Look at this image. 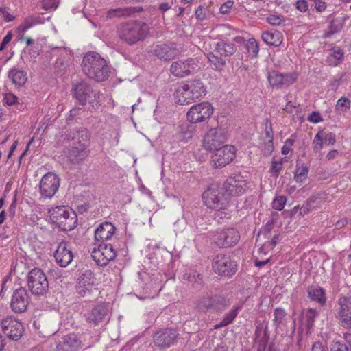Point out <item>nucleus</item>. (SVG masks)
Returning a JSON list of instances; mask_svg holds the SVG:
<instances>
[{
	"label": "nucleus",
	"instance_id": "nucleus-1",
	"mask_svg": "<svg viewBox=\"0 0 351 351\" xmlns=\"http://www.w3.org/2000/svg\"><path fill=\"white\" fill-rule=\"evenodd\" d=\"M82 69L88 78L96 82L106 80L110 74V69L106 61L95 51H89L85 54L82 62Z\"/></svg>",
	"mask_w": 351,
	"mask_h": 351
},
{
	"label": "nucleus",
	"instance_id": "nucleus-2",
	"mask_svg": "<svg viewBox=\"0 0 351 351\" xmlns=\"http://www.w3.org/2000/svg\"><path fill=\"white\" fill-rule=\"evenodd\" d=\"M149 32V25L141 21H130L118 29L119 38L129 45L143 40Z\"/></svg>",
	"mask_w": 351,
	"mask_h": 351
},
{
	"label": "nucleus",
	"instance_id": "nucleus-3",
	"mask_svg": "<svg viewBox=\"0 0 351 351\" xmlns=\"http://www.w3.org/2000/svg\"><path fill=\"white\" fill-rule=\"evenodd\" d=\"M236 51L237 47L234 43L221 40L215 45L214 52L208 53L206 58L215 70L221 71L226 66L223 58L231 56Z\"/></svg>",
	"mask_w": 351,
	"mask_h": 351
},
{
	"label": "nucleus",
	"instance_id": "nucleus-4",
	"mask_svg": "<svg viewBox=\"0 0 351 351\" xmlns=\"http://www.w3.org/2000/svg\"><path fill=\"white\" fill-rule=\"evenodd\" d=\"M52 222L64 231H70L76 226L77 216L68 207L59 206L49 210Z\"/></svg>",
	"mask_w": 351,
	"mask_h": 351
},
{
	"label": "nucleus",
	"instance_id": "nucleus-5",
	"mask_svg": "<svg viewBox=\"0 0 351 351\" xmlns=\"http://www.w3.org/2000/svg\"><path fill=\"white\" fill-rule=\"evenodd\" d=\"M74 97L80 104L86 105L89 103L96 109L100 106L101 94L99 90H94L85 82H81L74 85L72 88Z\"/></svg>",
	"mask_w": 351,
	"mask_h": 351
},
{
	"label": "nucleus",
	"instance_id": "nucleus-6",
	"mask_svg": "<svg viewBox=\"0 0 351 351\" xmlns=\"http://www.w3.org/2000/svg\"><path fill=\"white\" fill-rule=\"evenodd\" d=\"M237 267L236 261L230 254H219L213 258V270L219 276L230 278L237 272Z\"/></svg>",
	"mask_w": 351,
	"mask_h": 351
},
{
	"label": "nucleus",
	"instance_id": "nucleus-7",
	"mask_svg": "<svg viewBox=\"0 0 351 351\" xmlns=\"http://www.w3.org/2000/svg\"><path fill=\"white\" fill-rule=\"evenodd\" d=\"M27 286L33 295H44L49 290V281L40 269L34 268L27 274Z\"/></svg>",
	"mask_w": 351,
	"mask_h": 351
},
{
	"label": "nucleus",
	"instance_id": "nucleus-8",
	"mask_svg": "<svg viewBox=\"0 0 351 351\" xmlns=\"http://www.w3.org/2000/svg\"><path fill=\"white\" fill-rule=\"evenodd\" d=\"M204 204L210 208H226L229 198L221 186L212 185L202 195Z\"/></svg>",
	"mask_w": 351,
	"mask_h": 351
},
{
	"label": "nucleus",
	"instance_id": "nucleus-9",
	"mask_svg": "<svg viewBox=\"0 0 351 351\" xmlns=\"http://www.w3.org/2000/svg\"><path fill=\"white\" fill-rule=\"evenodd\" d=\"M338 308L335 318L338 324L351 333V295L343 296L338 300Z\"/></svg>",
	"mask_w": 351,
	"mask_h": 351
},
{
	"label": "nucleus",
	"instance_id": "nucleus-10",
	"mask_svg": "<svg viewBox=\"0 0 351 351\" xmlns=\"http://www.w3.org/2000/svg\"><path fill=\"white\" fill-rule=\"evenodd\" d=\"M226 139V134L222 128H211L204 136L203 147L208 151L213 152L225 146Z\"/></svg>",
	"mask_w": 351,
	"mask_h": 351
},
{
	"label": "nucleus",
	"instance_id": "nucleus-11",
	"mask_svg": "<svg viewBox=\"0 0 351 351\" xmlns=\"http://www.w3.org/2000/svg\"><path fill=\"white\" fill-rule=\"evenodd\" d=\"M295 72L282 73L276 70L267 71V79L273 88L280 89L293 84L298 79Z\"/></svg>",
	"mask_w": 351,
	"mask_h": 351
},
{
	"label": "nucleus",
	"instance_id": "nucleus-12",
	"mask_svg": "<svg viewBox=\"0 0 351 351\" xmlns=\"http://www.w3.org/2000/svg\"><path fill=\"white\" fill-rule=\"evenodd\" d=\"M213 107L209 102L193 105L186 113L187 120L191 123L204 122L213 114Z\"/></svg>",
	"mask_w": 351,
	"mask_h": 351
},
{
	"label": "nucleus",
	"instance_id": "nucleus-13",
	"mask_svg": "<svg viewBox=\"0 0 351 351\" xmlns=\"http://www.w3.org/2000/svg\"><path fill=\"white\" fill-rule=\"evenodd\" d=\"M240 239L239 231L234 228L222 229L213 236L215 244L220 247H230L235 245Z\"/></svg>",
	"mask_w": 351,
	"mask_h": 351
},
{
	"label": "nucleus",
	"instance_id": "nucleus-14",
	"mask_svg": "<svg viewBox=\"0 0 351 351\" xmlns=\"http://www.w3.org/2000/svg\"><path fill=\"white\" fill-rule=\"evenodd\" d=\"M214 152L215 153L211 157V162L215 168H222L231 162L235 158L234 147L230 145L222 146Z\"/></svg>",
	"mask_w": 351,
	"mask_h": 351
},
{
	"label": "nucleus",
	"instance_id": "nucleus-15",
	"mask_svg": "<svg viewBox=\"0 0 351 351\" xmlns=\"http://www.w3.org/2000/svg\"><path fill=\"white\" fill-rule=\"evenodd\" d=\"M29 295L25 287L16 288L12 293L10 300V308L15 313L26 311L29 304Z\"/></svg>",
	"mask_w": 351,
	"mask_h": 351
},
{
	"label": "nucleus",
	"instance_id": "nucleus-16",
	"mask_svg": "<svg viewBox=\"0 0 351 351\" xmlns=\"http://www.w3.org/2000/svg\"><path fill=\"white\" fill-rule=\"evenodd\" d=\"M1 325L3 333L10 339L16 341L22 337L23 326L21 322L13 316H8L3 319Z\"/></svg>",
	"mask_w": 351,
	"mask_h": 351
},
{
	"label": "nucleus",
	"instance_id": "nucleus-17",
	"mask_svg": "<svg viewBox=\"0 0 351 351\" xmlns=\"http://www.w3.org/2000/svg\"><path fill=\"white\" fill-rule=\"evenodd\" d=\"M60 186L58 176L52 172L44 175L40 182V192L44 198H51Z\"/></svg>",
	"mask_w": 351,
	"mask_h": 351
},
{
	"label": "nucleus",
	"instance_id": "nucleus-18",
	"mask_svg": "<svg viewBox=\"0 0 351 351\" xmlns=\"http://www.w3.org/2000/svg\"><path fill=\"white\" fill-rule=\"evenodd\" d=\"M197 69L198 64L195 60L188 58L173 62L170 67V72L176 77H184L193 74Z\"/></svg>",
	"mask_w": 351,
	"mask_h": 351
},
{
	"label": "nucleus",
	"instance_id": "nucleus-19",
	"mask_svg": "<svg viewBox=\"0 0 351 351\" xmlns=\"http://www.w3.org/2000/svg\"><path fill=\"white\" fill-rule=\"evenodd\" d=\"M117 256L116 252L111 244L101 243L97 249L92 252V257L97 265L102 267L106 266Z\"/></svg>",
	"mask_w": 351,
	"mask_h": 351
},
{
	"label": "nucleus",
	"instance_id": "nucleus-20",
	"mask_svg": "<svg viewBox=\"0 0 351 351\" xmlns=\"http://www.w3.org/2000/svg\"><path fill=\"white\" fill-rule=\"evenodd\" d=\"M178 333L173 328L161 329L153 335V342L159 348H168L171 346L178 339Z\"/></svg>",
	"mask_w": 351,
	"mask_h": 351
},
{
	"label": "nucleus",
	"instance_id": "nucleus-21",
	"mask_svg": "<svg viewBox=\"0 0 351 351\" xmlns=\"http://www.w3.org/2000/svg\"><path fill=\"white\" fill-rule=\"evenodd\" d=\"M224 193L230 199V197L239 196L244 193L247 189L245 180L239 176L230 177L221 186Z\"/></svg>",
	"mask_w": 351,
	"mask_h": 351
},
{
	"label": "nucleus",
	"instance_id": "nucleus-22",
	"mask_svg": "<svg viewBox=\"0 0 351 351\" xmlns=\"http://www.w3.org/2000/svg\"><path fill=\"white\" fill-rule=\"evenodd\" d=\"M108 313V305L101 303L86 309L83 317L87 323L96 326L104 319Z\"/></svg>",
	"mask_w": 351,
	"mask_h": 351
},
{
	"label": "nucleus",
	"instance_id": "nucleus-23",
	"mask_svg": "<svg viewBox=\"0 0 351 351\" xmlns=\"http://www.w3.org/2000/svg\"><path fill=\"white\" fill-rule=\"evenodd\" d=\"M53 256L59 266L66 267L73 261V254L69 243L65 241H62L58 243Z\"/></svg>",
	"mask_w": 351,
	"mask_h": 351
},
{
	"label": "nucleus",
	"instance_id": "nucleus-24",
	"mask_svg": "<svg viewBox=\"0 0 351 351\" xmlns=\"http://www.w3.org/2000/svg\"><path fill=\"white\" fill-rule=\"evenodd\" d=\"M81 347L82 341L77 335L70 333L57 342L56 351H78Z\"/></svg>",
	"mask_w": 351,
	"mask_h": 351
},
{
	"label": "nucleus",
	"instance_id": "nucleus-25",
	"mask_svg": "<svg viewBox=\"0 0 351 351\" xmlns=\"http://www.w3.org/2000/svg\"><path fill=\"white\" fill-rule=\"evenodd\" d=\"M180 51L174 45L161 44L156 45L154 49V54L159 59L170 60L178 56Z\"/></svg>",
	"mask_w": 351,
	"mask_h": 351
},
{
	"label": "nucleus",
	"instance_id": "nucleus-26",
	"mask_svg": "<svg viewBox=\"0 0 351 351\" xmlns=\"http://www.w3.org/2000/svg\"><path fill=\"white\" fill-rule=\"evenodd\" d=\"M87 149L72 144V146L67 147L64 154L68 160L73 164H78L84 161L88 155Z\"/></svg>",
	"mask_w": 351,
	"mask_h": 351
},
{
	"label": "nucleus",
	"instance_id": "nucleus-27",
	"mask_svg": "<svg viewBox=\"0 0 351 351\" xmlns=\"http://www.w3.org/2000/svg\"><path fill=\"white\" fill-rule=\"evenodd\" d=\"M116 228L110 222L101 223L95 232V238L98 241L105 243L110 240L115 232Z\"/></svg>",
	"mask_w": 351,
	"mask_h": 351
},
{
	"label": "nucleus",
	"instance_id": "nucleus-28",
	"mask_svg": "<svg viewBox=\"0 0 351 351\" xmlns=\"http://www.w3.org/2000/svg\"><path fill=\"white\" fill-rule=\"evenodd\" d=\"M90 134L87 129L80 128L73 133V145L87 149L90 145Z\"/></svg>",
	"mask_w": 351,
	"mask_h": 351
},
{
	"label": "nucleus",
	"instance_id": "nucleus-29",
	"mask_svg": "<svg viewBox=\"0 0 351 351\" xmlns=\"http://www.w3.org/2000/svg\"><path fill=\"white\" fill-rule=\"evenodd\" d=\"M8 78L15 86L21 87L27 80V74L23 69L13 67L8 72Z\"/></svg>",
	"mask_w": 351,
	"mask_h": 351
},
{
	"label": "nucleus",
	"instance_id": "nucleus-30",
	"mask_svg": "<svg viewBox=\"0 0 351 351\" xmlns=\"http://www.w3.org/2000/svg\"><path fill=\"white\" fill-rule=\"evenodd\" d=\"M187 87L186 84H184L176 91L175 97L176 102L180 105L189 104L196 100L190 89H188Z\"/></svg>",
	"mask_w": 351,
	"mask_h": 351
},
{
	"label": "nucleus",
	"instance_id": "nucleus-31",
	"mask_svg": "<svg viewBox=\"0 0 351 351\" xmlns=\"http://www.w3.org/2000/svg\"><path fill=\"white\" fill-rule=\"evenodd\" d=\"M261 37L267 45L275 47L280 46L283 40L282 34L274 29L263 32Z\"/></svg>",
	"mask_w": 351,
	"mask_h": 351
},
{
	"label": "nucleus",
	"instance_id": "nucleus-32",
	"mask_svg": "<svg viewBox=\"0 0 351 351\" xmlns=\"http://www.w3.org/2000/svg\"><path fill=\"white\" fill-rule=\"evenodd\" d=\"M274 319L273 326H274L275 330H282L283 328L287 326V313L286 311L281 308L277 307L274 310Z\"/></svg>",
	"mask_w": 351,
	"mask_h": 351
},
{
	"label": "nucleus",
	"instance_id": "nucleus-33",
	"mask_svg": "<svg viewBox=\"0 0 351 351\" xmlns=\"http://www.w3.org/2000/svg\"><path fill=\"white\" fill-rule=\"evenodd\" d=\"M187 88L190 89L195 99H199L206 94V88L200 80H193L186 84Z\"/></svg>",
	"mask_w": 351,
	"mask_h": 351
},
{
	"label": "nucleus",
	"instance_id": "nucleus-34",
	"mask_svg": "<svg viewBox=\"0 0 351 351\" xmlns=\"http://www.w3.org/2000/svg\"><path fill=\"white\" fill-rule=\"evenodd\" d=\"M241 308L242 304L234 305L232 308L223 315L219 323L215 326V328L218 329L232 324Z\"/></svg>",
	"mask_w": 351,
	"mask_h": 351
},
{
	"label": "nucleus",
	"instance_id": "nucleus-35",
	"mask_svg": "<svg viewBox=\"0 0 351 351\" xmlns=\"http://www.w3.org/2000/svg\"><path fill=\"white\" fill-rule=\"evenodd\" d=\"M308 295L313 301L324 306L326 304V298L325 291L319 286H311L307 289Z\"/></svg>",
	"mask_w": 351,
	"mask_h": 351
},
{
	"label": "nucleus",
	"instance_id": "nucleus-36",
	"mask_svg": "<svg viewBox=\"0 0 351 351\" xmlns=\"http://www.w3.org/2000/svg\"><path fill=\"white\" fill-rule=\"evenodd\" d=\"M344 57V52L340 47H332L330 49L326 62L328 65L335 66L341 63Z\"/></svg>",
	"mask_w": 351,
	"mask_h": 351
},
{
	"label": "nucleus",
	"instance_id": "nucleus-37",
	"mask_svg": "<svg viewBox=\"0 0 351 351\" xmlns=\"http://www.w3.org/2000/svg\"><path fill=\"white\" fill-rule=\"evenodd\" d=\"M230 302L228 299L221 295H212V311L214 312H222L228 306Z\"/></svg>",
	"mask_w": 351,
	"mask_h": 351
},
{
	"label": "nucleus",
	"instance_id": "nucleus-38",
	"mask_svg": "<svg viewBox=\"0 0 351 351\" xmlns=\"http://www.w3.org/2000/svg\"><path fill=\"white\" fill-rule=\"evenodd\" d=\"M43 23L41 17L39 16H30L24 19L21 25L17 27V32L19 34H23L25 31L32 27L34 25Z\"/></svg>",
	"mask_w": 351,
	"mask_h": 351
},
{
	"label": "nucleus",
	"instance_id": "nucleus-39",
	"mask_svg": "<svg viewBox=\"0 0 351 351\" xmlns=\"http://www.w3.org/2000/svg\"><path fill=\"white\" fill-rule=\"evenodd\" d=\"M344 339L346 343L336 342L332 344L331 351H351V333L345 332Z\"/></svg>",
	"mask_w": 351,
	"mask_h": 351
},
{
	"label": "nucleus",
	"instance_id": "nucleus-40",
	"mask_svg": "<svg viewBox=\"0 0 351 351\" xmlns=\"http://www.w3.org/2000/svg\"><path fill=\"white\" fill-rule=\"evenodd\" d=\"M343 27V23L341 19H332L329 24L328 30L325 31L324 37L329 38L332 35L339 32Z\"/></svg>",
	"mask_w": 351,
	"mask_h": 351
},
{
	"label": "nucleus",
	"instance_id": "nucleus-41",
	"mask_svg": "<svg viewBox=\"0 0 351 351\" xmlns=\"http://www.w3.org/2000/svg\"><path fill=\"white\" fill-rule=\"evenodd\" d=\"M308 168L304 165L297 166L294 173V180L298 183H304L307 178Z\"/></svg>",
	"mask_w": 351,
	"mask_h": 351
},
{
	"label": "nucleus",
	"instance_id": "nucleus-42",
	"mask_svg": "<svg viewBox=\"0 0 351 351\" xmlns=\"http://www.w3.org/2000/svg\"><path fill=\"white\" fill-rule=\"evenodd\" d=\"M194 123H190L186 125H182L180 128L179 138L182 141H187L192 138L193 135Z\"/></svg>",
	"mask_w": 351,
	"mask_h": 351
},
{
	"label": "nucleus",
	"instance_id": "nucleus-43",
	"mask_svg": "<svg viewBox=\"0 0 351 351\" xmlns=\"http://www.w3.org/2000/svg\"><path fill=\"white\" fill-rule=\"evenodd\" d=\"M197 308L201 311H212V295L204 296L197 304Z\"/></svg>",
	"mask_w": 351,
	"mask_h": 351
},
{
	"label": "nucleus",
	"instance_id": "nucleus-44",
	"mask_svg": "<svg viewBox=\"0 0 351 351\" xmlns=\"http://www.w3.org/2000/svg\"><path fill=\"white\" fill-rule=\"evenodd\" d=\"M269 339V335L268 332V328L266 326L264 328L263 334L261 339L257 341V351H265Z\"/></svg>",
	"mask_w": 351,
	"mask_h": 351
},
{
	"label": "nucleus",
	"instance_id": "nucleus-45",
	"mask_svg": "<svg viewBox=\"0 0 351 351\" xmlns=\"http://www.w3.org/2000/svg\"><path fill=\"white\" fill-rule=\"evenodd\" d=\"M324 136L323 130H319L313 141V148L316 153L319 152L323 148Z\"/></svg>",
	"mask_w": 351,
	"mask_h": 351
},
{
	"label": "nucleus",
	"instance_id": "nucleus-46",
	"mask_svg": "<svg viewBox=\"0 0 351 351\" xmlns=\"http://www.w3.org/2000/svg\"><path fill=\"white\" fill-rule=\"evenodd\" d=\"M317 312L313 308H309L306 311L303 319L305 320L306 325L308 328H310L313 326L315 322V318L316 316H317Z\"/></svg>",
	"mask_w": 351,
	"mask_h": 351
},
{
	"label": "nucleus",
	"instance_id": "nucleus-47",
	"mask_svg": "<svg viewBox=\"0 0 351 351\" xmlns=\"http://www.w3.org/2000/svg\"><path fill=\"white\" fill-rule=\"evenodd\" d=\"M215 212L213 215L214 219L218 223H222L224 219L230 217V213L226 208H213Z\"/></svg>",
	"mask_w": 351,
	"mask_h": 351
},
{
	"label": "nucleus",
	"instance_id": "nucleus-48",
	"mask_svg": "<svg viewBox=\"0 0 351 351\" xmlns=\"http://www.w3.org/2000/svg\"><path fill=\"white\" fill-rule=\"evenodd\" d=\"M350 108V101L346 97L340 98L336 104V110L339 113L343 112Z\"/></svg>",
	"mask_w": 351,
	"mask_h": 351
},
{
	"label": "nucleus",
	"instance_id": "nucleus-49",
	"mask_svg": "<svg viewBox=\"0 0 351 351\" xmlns=\"http://www.w3.org/2000/svg\"><path fill=\"white\" fill-rule=\"evenodd\" d=\"M187 280L195 289H199L202 286L203 281L199 274H190Z\"/></svg>",
	"mask_w": 351,
	"mask_h": 351
},
{
	"label": "nucleus",
	"instance_id": "nucleus-50",
	"mask_svg": "<svg viewBox=\"0 0 351 351\" xmlns=\"http://www.w3.org/2000/svg\"><path fill=\"white\" fill-rule=\"evenodd\" d=\"M79 282L80 285H82L83 286L93 285V273L91 272V271L88 270L86 271L84 274H82L79 278Z\"/></svg>",
	"mask_w": 351,
	"mask_h": 351
},
{
	"label": "nucleus",
	"instance_id": "nucleus-51",
	"mask_svg": "<svg viewBox=\"0 0 351 351\" xmlns=\"http://www.w3.org/2000/svg\"><path fill=\"white\" fill-rule=\"evenodd\" d=\"M129 13L128 8L112 9L108 11L107 16L108 18L120 17L128 15Z\"/></svg>",
	"mask_w": 351,
	"mask_h": 351
},
{
	"label": "nucleus",
	"instance_id": "nucleus-52",
	"mask_svg": "<svg viewBox=\"0 0 351 351\" xmlns=\"http://www.w3.org/2000/svg\"><path fill=\"white\" fill-rule=\"evenodd\" d=\"M40 2L45 10H56L59 5V0H40Z\"/></svg>",
	"mask_w": 351,
	"mask_h": 351
},
{
	"label": "nucleus",
	"instance_id": "nucleus-53",
	"mask_svg": "<svg viewBox=\"0 0 351 351\" xmlns=\"http://www.w3.org/2000/svg\"><path fill=\"white\" fill-rule=\"evenodd\" d=\"M286 203V199L283 196L276 197L272 202V207L276 210H282Z\"/></svg>",
	"mask_w": 351,
	"mask_h": 351
},
{
	"label": "nucleus",
	"instance_id": "nucleus-54",
	"mask_svg": "<svg viewBox=\"0 0 351 351\" xmlns=\"http://www.w3.org/2000/svg\"><path fill=\"white\" fill-rule=\"evenodd\" d=\"M282 164L280 162H278L275 160H273L271 162V176L277 178L279 175V173L282 170Z\"/></svg>",
	"mask_w": 351,
	"mask_h": 351
},
{
	"label": "nucleus",
	"instance_id": "nucleus-55",
	"mask_svg": "<svg viewBox=\"0 0 351 351\" xmlns=\"http://www.w3.org/2000/svg\"><path fill=\"white\" fill-rule=\"evenodd\" d=\"M284 21V19L279 15L271 14L267 18V22L275 26L280 25Z\"/></svg>",
	"mask_w": 351,
	"mask_h": 351
},
{
	"label": "nucleus",
	"instance_id": "nucleus-56",
	"mask_svg": "<svg viewBox=\"0 0 351 351\" xmlns=\"http://www.w3.org/2000/svg\"><path fill=\"white\" fill-rule=\"evenodd\" d=\"M3 101L7 105L12 106L17 102L18 97L12 93H8L4 95Z\"/></svg>",
	"mask_w": 351,
	"mask_h": 351
},
{
	"label": "nucleus",
	"instance_id": "nucleus-57",
	"mask_svg": "<svg viewBox=\"0 0 351 351\" xmlns=\"http://www.w3.org/2000/svg\"><path fill=\"white\" fill-rule=\"evenodd\" d=\"M324 140L328 145H334L336 143V135L332 132L326 133L323 132Z\"/></svg>",
	"mask_w": 351,
	"mask_h": 351
},
{
	"label": "nucleus",
	"instance_id": "nucleus-58",
	"mask_svg": "<svg viewBox=\"0 0 351 351\" xmlns=\"http://www.w3.org/2000/svg\"><path fill=\"white\" fill-rule=\"evenodd\" d=\"M247 49L252 54L257 55L258 52V46L255 40H249L247 44Z\"/></svg>",
	"mask_w": 351,
	"mask_h": 351
},
{
	"label": "nucleus",
	"instance_id": "nucleus-59",
	"mask_svg": "<svg viewBox=\"0 0 351 351\" xmlns=\"http://www.w3.org/2000/svg\"><path fill=\"white\" fill-rule=\"evenodd\" d=\"M203 10L204 7L202 5H199L195 10V16L199 21H204L206 19L207 14Z\"/></svg>",
	"mask_w": 351,
	"mask_h": 351
},
{
	"label": "nucleus",
	"instance_id": "nucleus-60",
	"mask_svg": "<svg viewBox=\"0 0 351 351\" xmlns=\"http://www.w3.org/2000/svg\"><path fill=\"white\" fill-rule=\"evenodd\" d=\"M0 13L5 22H11L15 19V16L7 12L3 8L0 7Z\"/></svg>",
	"mask_w": 351,
	"mask_h": 351
},
{
	"label": "nucleus",
	"instance_id": "nucleus-61",
	"mask_svg": "<svg viewBox=\"0 0 351 351\" xmlns=\"http://www.w3.org/2000/svg\"><path fill=\"white\" fill-rule=\"evenodd\" d=\"M234 2L228 0L222 4L219 8V11L221 14H227L229 12L230 9L232 7Z\"/></svg>",
	"mask_w": 351,
	"mask_h": 351
},
{
	"label": "nucleus",
	"instance_id": "nucleus-62",
	"mask_svg": "<svg viewBox=\"0 0 351 351\" xmlns=\"http://www.w3.org/2000/svg\"><path fill=\"white\" fill-rule=\"evenodd\" d=\"M295 5L296 8L302 12H304L308 10V3L306 0L297 1Z\"/></svg>",
	"mask_w": 351,
	"mask_h": 351
},
{
	"label": "nucleus",
	"instance_id": "nucleus-63",
	"mask_svg": "<svg viewBox=\"0 0 351 351\" xmlns=\"http://www.w3.org/2000/svg\"><path fill=\"white\" fill-rule=\"evenodd\" d=\"M294 141L292 139H287L285 141L284 146L282 147V154L283 155H287L291 147L293 145Z\"/></svg>",
	"mask_w": 351,
	"mask_h": 351
},
{
	"label": "nucleus",
	"instance_id": "nucleus-64",
	"mask_svg": "<svg viewBox=\"0 0 351 351\" xmlns=\"http://www.w3.org/2000/svg\"><path fill=\"white\" fill-rule=\"evenodd\" d=\"M308 119L309 121L315 123L321 122L323 120L320 114L317 112H313L308 117Z\"/></svg>",
	"mask_w": 351,
	"mask_h": 351
}]
</instances>
